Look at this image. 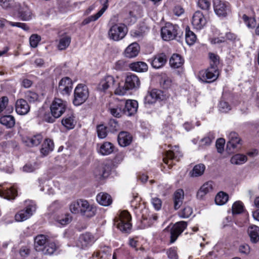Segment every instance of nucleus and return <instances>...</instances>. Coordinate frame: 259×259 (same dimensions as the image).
<instances>
[{"label":"nucleus","instance_id":"13d9d810","mask_svg":"<svg viewBox=\"0 0 259 259\" xmlns=\"http://www.w3.org/2000/svg\"><path fill=\"white\" fill-rule=\"evenodd\" d=\"M192 212V208L190 206H187L180 212L179 215L182 218H187L191 215Z\"/></svg>","mask_w":259,"mask_h":259},{"label":"nucleus","instance_id":"473e14b6","mask_svg":"<svg viewBox=\"0 0 259 259\" xmlns=\"http://www.w3.org/2000/svg\"><path fill=\"white\" fill-rule=\"evenodd\" d=\"M130 69L137 72H143L147 71L148 65L144 62H135L129 65Z\"/></svg>","mask_w":259,"mask_h":259},{"label":"nucleus","instance_id":"ea45409f","mask_svg":"<svg viewBox=\"0 0 259 259\" xmlns=\"http://www.w3.org/2000/svg\"><path fill=\"white\" fill-rule=\"evenodd\" d=\"M228 138V146L230 145L233 148H235L237 147V145L240 143V139L238 137V135L234 132H231L229 133Z\"/></svg>","mask_w":259,"mask_h":259},{"label":"nucleus","instance_id":"2f4dec72","mask_svg":"<svg viewBox=\"0 0 259 259\" xmlns=\"http://www.w3.org/2000/svg\"><path fill=\"white\" fill-rule=\"evenodd\" d=\"M110 168L106 164H101L94 170V174L96 177L105 178L108 175Z\"/></svg>","mask_w":259,"mask_h":259},{"label":"nucleus","instance_id":"9d476101","mask_svg":"<svg viewBox=\"0 0 259 259\" xmlns=\"http://www.w3.org/2000/svg\"><path fill=\"white\" fill-rule=\"evenodd\" d=\"M36 210L35 204L32 203L25 209L20 210L15 215V220L17 222H22L30 218Z\"/></svg>","mask_w":259,"mask_h":259},{"label":"nucleus","instance_id":"aec40b11","mask_svg":"<svg viewBox=\"0 0 259 259\" xmlns=\"http://www.w3.org/2000/svg\"><path fill=\"white\" fill-rule=\"evenodd\" d=\"M133 137L130 133L127 132H121L118 136V142L121 147H126L132 143Z\"/></svg>","mask_w":259,"mask_h":259},{"label":"nucleus","instance_id":"052dcab7","mask_svg":"<svg viewBox=\"0 0 259 259\" xmlns=\"http://www.w3.org/2000/svg\"><path fill=\"white\" fill-rule=\"evenodd\" d=\"M40 40V37L37 34L32 35L29 38L30 46L32 48H36L37 46L38 42Z\"/></svg>","mask_w":259,"mask_h":259},{"label":"nucleus","instance_id":"7c9ffc66","mask_svg":"<svg viewBox=\"0 0 259 259\" xmlns=\"http://www.w3.org/2000/svg\"><path fill=\"white\" fill-rule=\"evenodd\" d=\"M212 182H208L204 183L199 189L197 193L198 199H201L208 193L212 190Z\"/></svg>","mask_w":259,"mask_h":259},{"label":"nucleus","instance_id":"6e6d98bb","mask_svg":"<svg viewBox=\"0 0 259 259\" xmlns=\"http://www.w3.org/2000/svg\"><path fill=\"white\" fill-rule=\"evenodd\" d=\"M243 210V203L240 201H236L232 205L233 214H239Z\"/></svg>","mask_w":259,"mask_h":259},{"label":"nucleus","instance_id":"e2e57ef3","mask_svg":"<svg viewBox=\"0 0 259 259\" xmlns=\"http://www.w3.org/2000/svg\"><path fill=\"white\" fill-rule=\"evenodd\" d=\"M26 98L30 103H32L38 100V96L35 92L28 91L26 94Z\"/></svg>","mask_w":259,"mask_h":259},{"label":"nucleus","instance_id":"a19ab883","mask_svg":"<svg viewBox=\"0 0 259 259\" xmlns=\"http://www.w3.org/2000/svg\"><path fill=\"white\" fill-rule=\"evenodd\" d=\"M0 123L8 128H11L14 126L15 120L12 115H5L0 118Z\"/></svg>","mask_w":259,"mask_h":259},{"label":"nucleus","instance_id":"bb28decb","mask_svg":"<svg viewBox=\"0 0 259 259\" xmlns=\"http://www.w3.org/2000/svg\"><path fill=\"white\" fill-rule=\"evenodd\" d=\"M184 197V191L179 189H178L174 194V208L176 210L178 209L182 205Z\"/></svg>","mask_w":259,"mask_h":259},{"label":"nucleus","instance_id":"f3484780","mask_svg":"<svg viewBox=\"0 0 259 259\" xmlns=\"http://www.w3.org/2000/svg\"><path fill=\"white\" fill-rule=\"evenodd\" d=\"M177 149H178V147L175 146V149L167 151L165 157L163 158L164 162L168 165L169 168H170L171 165L172 164V160L178 161L180 157L182 156L180 151Z\"/></svg>","mask_w":259,"mask_h":259},{"label":"nucleus","instance_id":"b1692460","mask_svg":"<svg viewBox=\"0 0 259 259\" xmlns=\"http://www.w3.org/2000/svg\"><path fill=\"white\" fill-rule=\"evenodd\" d=\"M43 137L40 134L34 135L32 137H26L23 140L26 145L29 147L38 146L42 141Z\"/></svg>","mask_w":259,"mask_h":259},{"label":"nucleus","instance_id":"2eb2a0df","mask_svg":"<svg viewBox=\"0 0 259 259\" xmlns=\"http://www.w3.org/2000/svg\"><path fill=\"white\" fill-rule=\"evenodd\" d=\"M100 3L103 5L102 8L96 14L89 16L83 20L82 24L87 25L91 22L97 20L108 8V0H100Z\"/></svg>","mask_w":259,"mask_h":259},{"label":"nucleus","instance_id":"de8ad7c7","mask_svg":"<svg viewBox=\"0 0 259 259\" xmlns=\"http://www.w3.org/2000/svg\"><path fill=\"white\" fill-rule=\"evenodd\" d=\"M110 113L114 117L119 118L124 115L122 105H118L114 107L109 109Z\"/></svg>","mask_w":259,"mask_h":259},{"label":"nucleus","instance_id":"e433bc0d","mask_svg":"<svg viewBox=\"0 0 259 259\" xmlns=\"http://www.w3.org/2000/svg\"><path fill=\"white\" fill-rule=\"evenodd\" d=\"M184 63V60L178 54H174L169 60V64L174 68H178L181 67Z\"/></svg>","mask_w":259,"mask_h":259},{"label":"nucleus","instance_id":"5fc2aeb1","mask_svg":"<svg viewBox=\"0 0 259 259\" xmlns=\"http://www.w3.org/2000/svg\"><path fill=\"white\" fill-rule=\"evenodd\" d=\"M97 132L99 138L104 139L107 135V127L103 124H100L97 127Z\"/></svg>","mask_w":259,"mask_h":259},{"label":"nucleus","instance_id":"423d86ee","mask_svg":"<svg viewBox=\"0 0 259 259\" xmlns=\"http://www.w3.org/2000/svg\"><path fill=\"white\" fill-rule=\"evenodd\" d=\"M219 75L218 67L210 66L206 70H203L199 72L198 78L202 82L210 83L215 81Z\"/></svg>","mask_w":259,"mask_h":259},{"label":"nucleus","instance_id":"8fccbe9b","mask_svg":"<svg viewBox=\"0 0 259 259\" xmlns=\"http://www.w3.org/2000/svg\"><path fill=\"white\" fill-rule=\"evenodd\" d=\"M242 19L246 26L249 28H254L256 24V21L254 18L248 17L245 14L242 16Z\"/></svg>","mask_w":259,"mask_h":259},{"label":"nucleus","instance_id":"1a4fd4ad","mask_svg":"<svg viewBox=\"0 0 259 259\" xmlns=\"http://www.w3.org/2000/svg\"><path fill=\"white\" fill-rule=\"evenodd\" d=\"M73 83L68 77H65L59 81L58 91L63 95L69 96L72 90Z\"/></svg>","mask_w":259,"mask_h":259},{"label":"nucleus","instance_id":"c03bdc74","mask_svg":"<svg viewBox=\"0 0 259 259\" xmlns=\"http://www.w3.org/2000/svg\"><path fill=\"white\" fill-rule=\"evenodd\" d=\"M82 199H78L72 201L69 205L70 211L74 214H80L81 208V203Z\"/></svg>","mask_w":259,"mask_h":259},{"label":"nucleus","instance_id":"79ce46f5","mask_svg":"<svg viewBox=\"0 0 259 259\" xmlns=\"http://www.w3.org/2000/svg\"><path fill=\"white\" fill-rule=\"evenodd\" d=\"M70 42L71 37L69 36H63L59 40L57 48L59 50H64L69 46Z\"/></svg>","mask_w":259,"mask_h":259},{"label":"nucleus","instance_id":"5701e85b","mask_svg":"<svg viewBox=\"0 0 259 259\" xmlns=\"http://www.w3.org/2000/svg\"><path fill=\"white\" fill-rule=\"evenodd\" d=\"M54 220L60 226H65L72 221V217L68 213H62L56 215Z\"/></svg>","mask_w":259,"mask_h":259},{"label":"nucleus","instance_id":"6ab92c4d","mask_svg":"<svg viewBox=\"0 0 259 259\" xmlns=\"http://www.w3.org/2000/svg\"><path fill=\"white\" fill-rule=\"evenodd\" d=\"M15 108L16 112L20 115L27 114L30 108L27 102L23 99H20L17 100Z\"/></svg>","mask_w":259,"mask_h":259},{"label":"nucleus","instance_id":"0eeeda50","mask_svg":"<svg viewBox=\"0 0 259 259\" xmlns=\"http://www.w3.org/2000/svg\"><path fill=\"white\" fill-rule=\"evenodd\" d=\"M213 7L215 14L219 17L225 18L231 13L228 3L222 0H213Z\"/></svg>","mask_w":259,"mask_h":259},{"label":"nucleus","instance_id":"0e129e2a","mask_svg":"<svg viewBox=\"0 0 259 259\" xmlns=\"http://www.w3.org/2000/svg\"><path fill=\"white\" fill-rule=\"evenodd\" d=\"M225 141L223 138L219 139L216 142V148L219 153H222L224 151Z\"/></svg>","mask_w":259,"mask_h":259},{"label":"nucleus","instance_id":"7ed1b4c3","mask_svg":"<svg viewBox=\"0 0 259 259\" xmlns=\"http://www.w3.org/2000/svg\"><path fill=\"white\" fill-rule=\"evenodd\" d=\"M89 91L88 87L84 84H78L74 91L73 104L75 106H79L88 99Z\"/></svg>","mask_w":259,"mask_h":259},{"label":"nucleus","instance_id":"4d7b16f0","mask_svg":"<svg viewBox=\"0 0 259 259\" xmlns=\"http://www.w3.org/2000/svg\"><path fill=\"white\" fill-rule=\"evenodd\" d=\"M198 7L203 10L208 11L210 8V2L208 0H198Z\"/></svg>","mask_w":259,"mask_h":259},{"label":"nucleus","instance_id":"412c9836","mask_svg":"<svg viewBox=\"0 0 259 259\" xmlns=\"http://www.w3.org/2000/svg\"><path fill=\"white\" fill-rule=\"evenodd\" d=\"M140 51V47L137 42L130 44L125 50L124 56L126 58H132L136 57Z\"/></svg>","mask_w":259,"mask_h":259},{"label":"nucleus","instance_id":"bf43d9fd","mask_svg":"<svg viewBox=\"0 0 259 259\" xmlns=\"http://www.w3.org/2000/svg\"><path fill=\"white\" fill-rule=\"evenodd\" d=\"M219 110L222 112L226 113L231 109L229 103L224 101H221L219 105Z\"/></svg>","mask_w":259,"mask_h":259},{"label":"nucleus","instance_id":"338daca9","mask_svg":"<svg viewBox=\"0 0 259 259\" xmlns=\"http://www.w3.org/2000/svg\"><path fill=\"white\" fill-rule=\"evenodd\" d=\"M9 99L8 97L4 96L0 98V113L4 111L8 105Z\"/></svg>","mask_w":259,"mask_h":259},{"label":"nucleus","instance_id":"ddd939ff","mask_svg":"<svg viewBox=\"0 0 259 259\" xmlns=\"http://www.w3.org/2000/svg\"><path fill=\"white\" fill-rule=\"evenodd\" d=\"M81 208L80 214L87 218H92L96 214V208L92 204L84 199H82L81 203Z\"/></svg>","mask_w":259,"mask_h":259},{"label":"nucleus","instance_id":"a878e982","mask_svg":"<svg viewBox=\"0 0 259 259\" xmlns=\"http://www.w3.org/2000/svg\"><path fill=\"white\" fill-rule=\"evenodd\" d=\"M247 233L250 237V241L256 243L259 241V227L256 225H252L248 227Z\"/></svg>","mask_w":259,"mask_h":259},{"label":"nucleus","instance_id":"3c124183","mask_svg":"<svg viewBox=\"0 0 259 259\" xmlns=\"http://www.w3.org/2000/svg\"><path fill=\"white\" fill-rule=\"evenodd\" d=\"M205 168V165L203 164L196 165L193 169L192 176L198 177L201 176L203 174Z\"/></svg>","mask_w":259,"mask_h":259},{"label":"nucleus","instance_id":"37998d69","mask_svg":"<svg viewBox=\"0 0 259 259\" xmlns=\"http://www.w3.org/2000/svg\"><path fill=\"white\" fill-rule=\"evenodd\" d=\"M247 160L246 155L241 154H235L232 157L230 162L232 164L240 165L244 163Z\"/></svg>","mask_w":259,"mask_h":259},{"label":"nucleus","instance_id":"dca6fc26","mask_svg":"<svg viewBox=\"0 0 259 259\" xmlns=\"http://www.w3.org/2000/svg\"><path fill=\"white\" fill-rule=\"evenodd\" d=\"M122 106L124 115L127 116H131L137 112L138 103L136 100H128Z\"/></svg>","mask_w":259,"mask_h":259},{"label":"nucleus","instance_id":"4be33fe9","mask_svg":"<svg viewBox=\"0 0 259 259\" xmlns=\"http://www.w3.org/2000/svg\"><path fill=\"white\" fill-rule=\"evenodd\" d=\"M125 85L130 90L139 88L140 85V81L138 77L134 74L127 75L125 80Z\"/></svg>","mask_w":259,"mask_h":259},{"label":"nucleus","instance_id":"a18cd8bd","mask_svg":"<svg viewBox=\"0 0 259 259\" xmlns=\"http://www.w3.org/2000/svg\"><path fill=\"white\" fill-rule=\"evenodd\" d=\"M57 249L56 244L53 242H48L41 250L43 253L47 255L52 254Z\"/></svg>","mask_w":259,"mask_h":259},{"label":"nucleus","instance_id":"6e6552de","mask_svg":"<svg viewBox=\"0 0 259 259\" xmlns=\"http://www.w3.org/2000/svg\"><path fill=\"white\" fill-rule=\"evenodd\" d=\"M166 98V95L163 91L158 89H153L145 97V102L148 104H151L157 100H163Z\"/></svg>","mask_w":259,"mask_h":259},{"label":"nucleus","instance_id":"f704fd0d","mask_svg":"<svg viewBox=\"0 0 259 259\" xmlns=\"http://www.w3.org/2000/svg\"><path fill=\"white\" fill-rule=\"evenodd\" d=\"M113 150V145L110 142H106L100 146L98 152L103 155H107L112 153Z\"/></svg>","mask_w":259,"mask_h":259},{"label":"nucleus","instance_id":"69168bd1","mask_svg":"<svg viewBox=\"0 0 259 259\" xmlns=\"http://www.w3.org/2000/svg\"><path fill=\"white\" fill-rule=\"evenodd\" d=\"M151 203L156 210H158L161 208L162 202L159 198L157 197L152 198Z\"/></svg>","mask_w":259,"mask_h":259},{"label":"nucleus","instance_id":"680f3d73","mask_svg":"<svg viewBox=\"0 0 259 259\" xmlns=\"http://www.w3.org/2000/svg\"><path fill=\"white\" fill-rule=\"evenodd\" d=\"M209 57L210 60V66H214L215 67H217V65L219 63V57L218 55L214 53H209Z\"/></svg>","mask_w":259,"mask_h":259},{"label":"nucleus","instance_id":"f03ea898","mask_svg":"<svg viewBox=\"0 0 259 259\" xmlns=\"http://www.w3.org/2000/svg\"><path fill=\"white\" fill-rule=\"evenodd\" d=\"M131 216L126 210L120 212L118 217L114 219V225L122 232L128 233L131 230Z\"/></svg>","mask_w":259,"mask_h":259},{"label":"nucleus","instance_id":"4468645a","mask_svg":"<svg viewBox=\"0 0 259 259\" xmlns=\"http://www.w3.org/2000/svg\"><path fill=\"white\" fill-rule=\"evenodd\" d=\"M95 237L90 233H85L80 235L77 245L82 248L91 246L96 241Z\"/></svg>","mask_w":259,"mask_h":259},{"label":"nucleus","instance_id":"58836bf2","mask_svg":"<svg viewBox=\"0 0 259 259\" xmlns=\"http://www.w3.org/2000/svg\"><path fill=\"white\" fill-rule=\"evenodd\" d=\"M197 39L195 34L190 30L189 27H187L185 30V40L189 45L191 46L194 44Z\"/></svg>","mask_w":259,"mask_h":259},{"label":"nucleus","instance_id":"49530a36","mask_svg":"<svg viewBox=\"0 0 259 259\" xmlns=\"http://www.w3.org/2000/svg\"><path fill=\"white\" fill-rule=\"evenodd\" d=\"M229 197L227 193L223 192H220L216 195L215 202L218 205H222L225 204L228 200Z\"/></svg>","mask_w":259,"mask_h":259},{"label":"nucleus","instance_id":"4c0bfd02","mask_svg":"<svg viewBox=\"0 0 259 259\" xmlns=\"http://www.w3.org/2000/svg\"><path fill=\"white\" fill-rule=\"evenodd\" d=\"M54 149L53 142L50 139H46L40 149L41 153L45 156L47 155Z\"/></svg>","mask_w":259,"mask_h":259},{"label":"nucleus","instance_id":"774afa93","mask_svg":"<svg viewBox=\"0 0 259 259\" xmlns=\"http://www.w3.org/2000/svg\"><path fill=\"white\" fill-rule=\"evenodd\" d=\"M171 79L168 77H163L161 78L160 83L162 87L164 89H167L170 87L171 85Z\"/></svg>","mask_w":259,"mask_h":259},{"label":"nucleus","instance_id":"09e8293b","mask_svg":"<svg viewBox=\"0 0 259 259\" xmlns=\"http://www.w3.org/2000/svg\"><path fill=\"white\" fill-rule=\"evenodd\" d=\"M214 139V136L213 134L209 133L206 136L201 139L200 141V146L204 147L209 146Z\"/></svg>","mask_w":259,"mask_h":259},{"label":"nucleus","instance_id":"c9c22d12","mask_svg":"<svg viewBox=\"0 0 259 259\" xmlns=\"http://www.w3.org/2000/svg\"><path fill=\"white\" fill-rule=\"evenodd\" d=\"M62 124L68 130L73 128L75 125L74 115L71 114L65 116L62 120Z\"/></svg>","mask_w":259,"mask_h":259},{"label":"nucleus","instance_id":"f8f14e48","mask_svg":"<svg viewBox=\"0 0 259 259\" xmlns=\"http://www.w3.org/2000/svg\"><path fill=\"white\" fill-rule=\"evenodd\" d=\"M187 224L186 222L181 221L177 223L171 228L170 231V243H174L178 237L186 228Z\"/></svg>","mask_w":259,"mask_h":259},{"label":"nucleus","instance_id":"393cba45","mask_svg":"<svg viewBox=\"0 0 259 259\" xmlns=\"http://www.w3.org/2000/svg\"><path fill=\"white\" fill-rule=\"evenodd\" d=\"M166 57L164 54H160L155 56L152 60L151 64L152 66L156 69L162 67L166 62Z\"/></svg>","mask_w":259,"mask_h":259},{"label":"nucleus","instance_id":"20e7f679","mask_svg":"<svg viewBox=\"0 0 259 259\" xmlns=\"http://www.w3.org/2000/svg\"><path fill=\"white\" fill-rule=\"evenodd\" d=\"M127 32V27L123 24H115L111 26L108 31L110 39L119 41L123 39Z\"/></svg>","mask_w":259,"mask_h":259},{"label":"nucleus","instance_id":"603ef678","mask_svg":"<svg viewBox=\"0 0 259 259\" xmlns=\"http://www.w3.org/2000/svg\"><path fill=\"white\" fill-rule=\"evenodd\" d=\"M128 90L130 89L127 88L125 82L119 83L118 87L114 91V93L117 95L123 96Z\"/></svg>","mask_w":259,"mask_h":259},{"label":"nucleus","instance_id":"39448f33","mask_svg":"<svg viewBox=\"0 0 259 259\" xmlns=\"http://www.w3.org/2000/svg\"><path fill=\"white\" fill-rule=\"evenodd\" d=\"M180 29L178 25L166 23L161 29V35L163 40H172L179 34Z\"/></svg>","mask_w":259,"mask_h":259},{"label":"nucleus","instance_id":"a211bd4d","mask_svg":"<svg viewBox=\"0 0 259 259\" xmlns=\"http://www.w3.org/2000/svg\"><path fill=\"white\" fill-rule=\"evenodd\" d=\"M115 80L111 75H106L100 81L98 86V89L102 92H106L110 89L115 83Z\"/></svg>","mask_w":259,"mask_h":259},{"label":"nucleus","instance_id":"cd10ccee","mask_svg":"<svg viewBox=\"0 0 259 259\" xmlns=\"http://www.w3.org/2000/svg\"><path fill=\"white\" fill-rule=\"evenodd\" d=\"M17 191L13 187H7L6 189H0V196L8 200L13 199L16 196Z\"/></svg>","mask_w":259,"mask_h":259},{"label":"nucleus","instance_id":"864d4df0","mask_svg":"<svg viewBox=\"0 0 259 259\" xmlns=\"http://www.w3.org/2000/svg\"><path fill=\"white\" fill-rule=\"evenodd\" d=\"M128 65L126 61L123 60H120L116 61L114 66L113 68L117 71H123L127 69Z\"/></svg>","mask_w":259,"mask_h":259},{"label":"nucleus","instance_id":"c756f323","mask_svg":"<svg viewBox=\"0 0 259 259\" xmlns=\"http://www.w3.org/2000/svg\"><path fill=\"white\" fill-rule=\"evenodd\" d=\"M49 242L47 237L44 235L37 236L34 239V247L36 251H40Z\"/></svg>","mask_w":259,"mask_h":259},{"label":"nucleus","instance_id":"f257e3e1","mask_svg":"<svg viewBox=\"0 0 259 259\" xmlns=\"http://www.w3.org/2000/svg\"><path fill=\"white\" fill-rule=\"evenodd\" d=\"M66 106L65 101L59 98H55L50 106L51 114L53 117L46 115L45 120L48 122H54L55 118L60 117L64 113Z\"/></svg>","mask_w":259,"mask_h":259},{"label":"nucleus","instance_id":"9b49d317","mask_svg":"<svg viewBox=\"0 0 259 259\" xmlns=\"http://www.w3.org/2000/svg\"><path fill=\"white\" fill-rule=\"evenodd\" d=\"M191 22L195 29L201 30L205 26L206 20L203 13L197 11L193 14Z\"/></svg>","mask_w":259,"mask_h":259},{"label":"nucleus","instance_id":"c85d7f7f","mask_svg":"<svg viewBox=\"0 0 259 259\" xmlns=\"http://www.w3.org/2000/svg\"><path fill=\"white\" fill-rule=\"evenodd\" d=\"M96 199L99 204L105 206L110 205L112 202L110 195L104 192L99 193L96 197Z\"/></svg>","mask_w":259,"mask_h":259},{"label":"nucleus","instance_id":"72a5a7b5","mask_svg":"<svg viewBox=\"0 0 259 259\" xmlns=\"http://www.w3.org/2000/svg\"><path fill=\"white\" fill-rule=\"evenodd\" d=\"M18 16L21 20L28 21L32 18V13L27 7H23L19 9Z\"/></svg>","mask_w":259,"mask_h":259}]
</instances>
